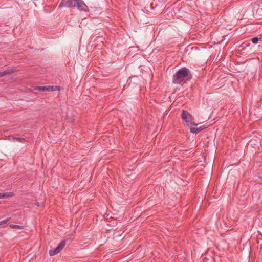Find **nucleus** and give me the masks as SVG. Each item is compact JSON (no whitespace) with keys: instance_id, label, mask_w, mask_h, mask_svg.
<instances>
[{"instance_id":"1","label":"nucleus","mask_w":262,"mask_h":262,"mask_svg":"<svg viewBox=\"0 0 262 262\" xmlns=\"http://www.w3.org/2000/svg\"><path fill=\"white\" fill-rule=\"evenodd\" d=\"M182 118L186 122L187 125L190 129V132L192 133H197L200 132L202 129V126L196 127L201 123L195 124L192 122L193 117L188 112L183 110L181 114Z\"/></svg>"},{"instance_id":"2","label":"nucleus","mask_w":262,"mask_h":262,"mask_svg":"<svg viewBox=\"0 0 262 262\" xmlns=\"http://www.w3.org/2000/svg\"><path fill=\"white\" fill-rule=\"evenodd\" d=\"M77 7L80 10H85L86 6L82 0H62L59 7Z\"/></svg>"},{"instance_id":"3","label":"nucleus","mask_w":262,"mask_h":262,"mask_svg":"<svg viewBox=\"0 0 262 262\" xmlns=\"http://www.w3.org/2000/svg\"><path fill=\"white\" fill-rule=\"evenodd\" d=\"M189 71L186 68H182L180 69L174 76V83H180L182 82L184 78L188 75Z\"/></svg>"},{"instance_id":"4","label":"nucleus","mask_w":262,"mask_h":262,"mask_svg":"<svg viewBox=\"0 0 262 262\" xmlns=\"http://www.w3.org/2000/svg\"><path fill=\"white\" fill-rule=\"evenodd\" d=\"M66 245V242L64 241H62L59 245L58 246L53 250H50L49 252V254L50 256H53L57 253H58Z\"/></svg>"},{"instance_id":"5","label":"nucleus","mask_w":262,"mask_h":262,"mask_svg":"<svg viewBox=\"0 0 262 262\" xmlns=\"http://www.w3.org/2000/svg\"><path fill=\"white\" fill-rule=\"evenodd\" d=\"M14 72V71L11 69H8L5 70V71L0 72V77H4L7 75H10L12 74Z\"/></svg>"},{"instance_id":"6","label":"nucleus","mask_w":262,"mask_h":262,"mask_svg":"<svg viewBox=\"0 0 262 262\" xmlns=\"http://www.w3.org/2000/svg\"><path fill=\"white\" fill-rule=\"evenodd\" d=\"M46 91L52 92L55 91H59L60 88L57 86H46Z\"/></svg>"},{"instance_id":"7","label":"nucleus","mask_w":262,"mask_h":262,"mask_svg":"<svg viewBox=\"0 0 262 262\" xmlns=\"http://www.w3.org/2000/svg\"><path fill=\"white\" fill-rule=\"evenodd\" d=\"M12 195V193H0V198H6Z\"/></svg>"},{"instance_id":"8","label":"nucleus","mask_w":262,"mask_h":262,"mask_svg":"<svg viewBox=\"0 0 262 262\" xmlns=\"http://www.w3.org/2000/svg\"><path fill=\"white\" fill-rule=\"evenodd\" d=\"M10 227L11 228H16L19 230H21L24 228L23 226L13 224L10 225Z\"/></svg>"},{"instance_id":"9","label":"nucleus","mask_w":262,"mask_h":262,"mask_svg":"<svg viewBox=\"0 0 262 262\" xmlns=\"http://www.w3.org/2000/svg\"><path fill=\"white\" fill-rule=\"evenodd\" d=\"M35 89L40 91H46V86H38V87L35 88Z\"/></svg>"},{"instance_id":"10","label":"nucleus","mask_w":262,"mask_h":262,"mask_svg":"<svg viewBox=\"0 0 262 262\" xmlns=\"http://www.w3.org/2000/svg\"><path fill=\"white\" fill-rule=\"evenodd\" d=\"M10 219V218H7V219L4 220V221H1L0 222V225H2L4 224H6V223H7V222L8 221H9Z\"/></svg>"},{"instance_id":"11","label":"nucleus","mask_w":262,"mask_h":262,"mask_svg":"<svg viewBox=\"0 0 262 262\" xmlns=\"http://www.w3.org/2000/svg\"><path fill=\"white\" fill-rule=\"evenodd\" d=\"M258 40H259V38L258 37H254L252 39V42L253 43H256Z\"/></svg>"},{"instance_id":"12","label":"nucleus","mask_w":262,"mask_h":262,"mask_svg":"<svg viewBox=\"0 0 262 262\" xmlns=\"http://www.w3.org/2000/svg\"><path fill=\"white\" fill-rule=\"evenodd\" d=\"M16 140L17 141H20L21 139L20 138H17Z\"/></svg>"},{"instance_id":"13","label":"nucleus","mask_w":262,"mask_h":262,"mask_svg":"<svg viewBox=\"0 0 262 262\" xmlns=\"http://www.w3.org/2000/svg\"><path fill=\"white\" fill-rule=\"evenodd\" d=\"M261 178H262V177H261Z\"/></svg>"}]
</instances>
